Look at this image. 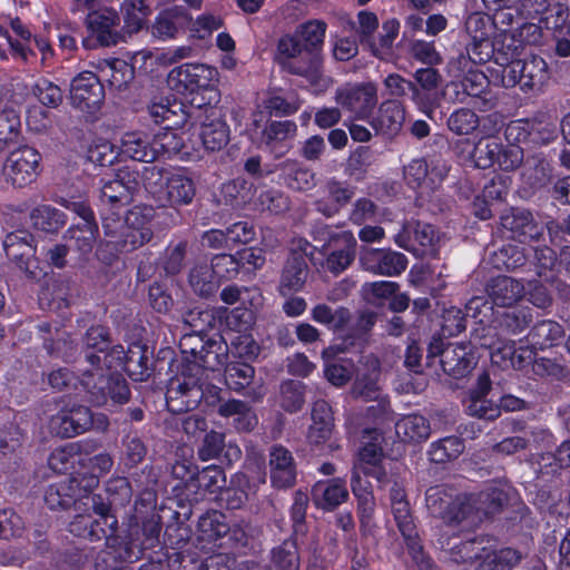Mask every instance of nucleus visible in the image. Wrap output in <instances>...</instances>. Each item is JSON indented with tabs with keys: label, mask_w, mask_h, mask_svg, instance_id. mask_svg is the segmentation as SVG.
Masks as SVG:
<instances>
[{
	"label": "nucleus",
	"mask_w": 570,
	"mask_h": 570,
	"mask_svg": "<svg viewBox=\"0 0 570 570\" xmlns=\"http://www.w3.org/2000/svg\"><path fill=\"white\" fill-rule=\"evenodd\" d=\"M348 350V344H333L322 352L324 362V376L334 386L342 387L350 382L353 374L355 381L353 383L351 394L355 399L363 401L376 402V407H368L372 415L377 416L384 414L389 409V402L382 394L380 383L381 366L377 357L373 355L364 356L355 366L353 361L347 357H340L338 354Z\"/></svg>",
	"instance_id": "obj_1"
},
{
	"label": "nucleus",
	"mask_w": 570,
	"mask_h": 570,
	"mask_svg": "<svg viewBox=\"0 0 570 570\" xmlns=\"http://www.w3.org/2000/svg\"><path fill=\"white\" fill-rule=\"evenodd\" d=\"M425 500L430 513L444 522L469 520L468 523L473 525L499 511L508 500V492L501 483H492L476 494L454 498L452 491L435 487L426 491Z\"/></svg>",
	"instance_id": "obj_2"
},
{
	"label": "nucleus",
	"mask_w": 570,
	"mask_h": 570,
	"mask_svg": "<svg viewBox=\"0 0 570 570\" xmlns=\"http://www.w3.org/2000/svg\"><path fill=\"white\" fill-rule=\"evenodd\" d=\"M480 46H484L494 57V67L489 69L490 79L493 85L504 88L519 87L524 94L540 92L548 83L550 73L548 65L543 58L531 55L527 58H519V46H514L511 52L503 50H492L488 41L481 40Z\"/></svg>",
	"instance_id": "obj_3"
},
{
	"label": "nucleus",
	"mask_w": 570,
	"mask_h": 570,
	"mask_svg": "<svg viewBox=\"0 0 570 570\" xmlns=\"http://www.w3.org/2000/svg\"><path fill=\"white\" fill-rule=\"evenodd\" d=\"M86 358L96 373L104 368L99 366L104 360L106 368L125 370L135 381H142L147 375V358L140 345H134L127 352L124 346L115 345L109 348L108 333L102 326H95L88 330L85 338Z\"/></svg>",
	"instance_id": "obj_4"
},
{
	"label": "nucleus",
	"mask_w": 570,
	"mask_h": 570,
	"mask_svg": "<svg viewBox=\"0 0 570 570\" xmlns=\"http://www.w3.org/2000/svg\"><path fill=\"white\" fill-rule=\"evenodd\" d=\"M374 433L373 441L360 449L351 478L352 492L357 499L361 529L367 533H371L374 528L375 498L371 483L362 479V475L373 476L381 484H384L386 478L384 468L381 464L383 458L381 449L382 438L376 431Z\"/></svg>",
	"instance_id": "obj_5"
},
{
	"label": "nucleus",
	"mask_w": 570,
	"mask_h": 570,
	"mask_svg": "<svg viewBox=\"0 0 570 570\" xmlns=\"http://www.w3.org/2000/svg\"><path fill=\"white\" fill-rule=\"evenodd\" d=\"M276 59L288 72L304 77L315 92H322L331 86V79L322 72V55L313 50L305 51L296 33L278 40Z\"/></svg>",
	"instance_id": "obj_6"
},
{
	"label": "nucleus",
	"mask_w": 570,
	"mask_h": 570,
	"mask_svg": "<svg viewBox=\"0 0 570 570\" xmlns=\"http://www.w3.org/2000/svg\"><path fill=\"white\" fill-rule=\"evenodd\" d=\"M144 188L163 206L188 205L196 194L195 183L184 168L150 166L145 169Z\"/></svg>",
	"instance_id": "obj_7"
},
{
	"label": "nucleus",
	"mask_w": 570,
	"mask_h": 570,
	"mask_svg": "<svg viewBox=\"0 0 570 570\" xmlns=\"http://www.w3.org/2000/svg\"><path fill=\"white\" fill-rule=\"evenodd\" d=\"M206 375L185 376L184 382L174 383L168 390L167 405L174 412L189 411L195 409L200 400L208 405H215L220 400V389L208 383Z\"/></svg>",
	"instance_id": "obj_8"
},
{
	"label": "nucleus",
	"mask_w": 570,
	"mask_h": 570,
	"mask_svg": "<svg viewBox=\"0 0 570 570\" xmlns=\"http://www.w3.org/2000/svg\"><path fill=\"white\" fill-rule=\"evenodd\" d=\"M237 272L238 263L232 255H217L210 264L203 261L193 266L189 272V284L196 294L209 296L223 279L232 278Z\"/></svg>",
	"instance_id": "obj_9"
},
{
	"label": "nucleus",
	"mask_w": 570,
	"mask_h": 570,
	"mask_svg": "<svg viewBox=\"0 0 570 570\" xmlns=\"http://www.w3.org/2000/svg\"><path fill=\"white\" fill-rule=\"evenodd\" d=\"M167 81L177 92L208 91L214 95L209 100L217 99L219 72L215 67L205 63H183L171 69Z\"/></svg>",
	"instance_id": "obj_10"
},
{
	"label": "nucleus",
	"mask_w": 570,
	"mask_h": 570,
	"mask_svg": "<svg viewBox=\"0 0 570 570\" xmlns=\"http://www.w3.org/2000/svg\"><path fill=\"white\" fill-rule=\"evenodd\" d=\"M110 372L107 376L102 371L86 373L81 380V386L90 395L89 402L96 406L107 403L110 397L115 403L122 404L129 399V389L126 380L120 375L125 370L106 368Z\"/></svg>",
	"instance_id": "obj_11"
},
{
	"label": "nucleus",
	"mask_w": 570,
	"mask_h": 570,
	"mask_svg": "<svg viewBox=\"0 0 570 570\" xmlns=\"http://www.w3.org/2000/svg\"><path fill=\"white\" fill-rule=\"evenodd\" d=\"M154 214V209L146 206H135L129 209L124 224L120 225L119 239L111 243L121 250L129 252L149 242L153 236Z\"/></svg>",
	"instance_id": "obj_12"
},
{
	"label": "nucleus",
	"mask_w": 570,
	"mask_h": 570,
	"mask_svg": "<svg viewBox=\"0 0 570 570\" xmlns=\"http://www.w3.org/2000/svg\"><path fill=\"white\" fill-rule=\"evenodd\" d=\"M41 155L32 147L23 146L12 150L7 157L2 174L7 183L24 187L36 180L40 173Z\"/></svg>",
	"instance_id": "obj_13"
},
{
	"label": "nucleus",
	"mask_w": 570,
	"mask_h": 570,
	"mask_svg": "<svg viewBox=\"0 0 570 570\" xmlns=\"http://www.w3.org/2000/svg\"><path fill=\"white\" fill-rule=\"evenodd\" d=\"M105 99V91L99 75L91 71H82L77 75L70 85L71 105L95 118Z\"/></svg>",
	"instance_id": "obj_14"
},
{
	"label": "nucleus",
	"mask_w": 570,
	"mask_h": 570,
	"mask_svg": "<svg viewBox=\"0 0 570 570\" xmlns=\"http://www.w3.org/2000/svg\"><path fill=\"white\" fill-rule=\"evenodd\" d=\"M390 500L394 520L405 541L410 554L416 561L422 560V546L416 533L410 505L405 498L403 487L397 482H394L393 487L391 488Z\"/></svg>",
	"instance_id": "obj_15"
},
{
	"label": "nucleus",
	"mask_w": 570,
	"mask_h": 570,
	"mask_svg": "<svg viewBox=\"0 0 570 570\" xmlns=\"http://www.w3.org/2000/svg\"><path fill=\"white\" fill-rule=\"evenodd\" d=\"M336 102L360 119L367 118L377 102L375 85H346L336 91Z\"/></svg>",
	"instance_id": "obj_16"
},
{
	"label": "nucleus",
	"mask_w": 570,
	"mask_h": 570,
	"mask_svg": "<svg viewBox=\"0 0 570 570\" xmlns=\"http://www.w3.org/2000/svg\"><path fill=\"white\" fill-rule=\"evenodd\" d=\"M108 507L101 504L95 509L97 514H78L69 524V530L77 537L89 539L90 541H99L114 534L117 520L108 513Z\"/></svg>",
	"instance_id": "obj_17"
},
{
	"label": "nucleus",
	"mask_w": 570,
	"mask_h": 570,
	"mask_svg": "<svg viewBox=\"0 0 570 570\" xmlns=\"http://www.w3.org/2000/svg\"><path fill=\"white\" fill-rule=\"evenodd\" d=\"M7 257L14 262L31 277H38V261L35 258L36 248L33 237L26 230H16L7 234L3 240Z\"/></svg>",
	"instance_id": "obj_18"
},
{
	"label": "nucleus",
	"mask_w": 570,
	"mask_h": 570,
	"mask_svg": "<svg viewBox=\"0 0 570 570\" xmlns=\"http://www.w3.org/2000/svg\"><path fill=\"white\" fill-rule=\"evenodd\" d=\"M198 118L200 119L199 137L204 149L212 153L222 150L229 141L230 131L220 110L209 106L203 111L199 110Z\"/></svg>",
	"instance_id": "obj_19"
},
{
	"label": "nucleus",
	"mask_w": 570,
	"mask_h": 570,
	"mask_svg": "<svg viewBox=\"0 0 570 570\" xmlns=\"http://www.w3.org/2000/svg\"><path fill=\"white\" fill-rule=\"evenodd\" d=\"M94 424L91 411L83 405H68L62 407L50 420V429L62 438H72L88 431Z\"/></svg>",
	"instance_id": "obj_20"
},
{
	"label": "nucleus",
	"mask_w": 570,
	"mask_h": 570,
	"mask_svg": "<svg viewBox=\"0 0 570 570\" xmlns=\"http://www.w3.org/2000/svg\"><path fill=\"white\" fill-rule=\"evenodd\" d=\"M187 121L174 120L157 134L153 135V149L156 151V159L159 157L170 158L178 155L181 159H193V150L185 141V132L178 131Z\"/></svg>",
	"instance_id": "obj_21"
},
{
	"label": "nucleus",
	"mask_w": 570,
	"mask_h": 570,
	"mask_svg": "<svg viewBox=\"0 0 570 570\" xmlns=\"http://www.w3.org/2000/svg\"><path fill=\"white\" fill-rule=\"evenodd\" d=\"M360 262L365 271L383 276H397L407 266V258L404 254L384 248L364 249Z\"/></svg>",
	"instance_id": "obj_22"
},
{
	"label": "nucleus",
	"mask_w": 570,
	"mask_h": 570,
	"mask_svg": "<svg viewBox=\"0 0 570 570\" xmlns=\"http://www.w3.org/2000/svg\"><path fill=\"white\" fill-rule=\"evenodd\" d=\"M448 167L444 163L438 161L431 168L424 159H413L404 167V178L412 188H419L421 194L429 195L444 179Z\"/></svg>",
	"instance_id": "obj_23"
},
{
	"label": "nucleus",
	"mask_w": 570,
	"mask_h": 570,
	"mask_svg": "<svg viewBox=\"0 0 570 570\" xmlns=\"http://www.w3.org/2000/svg\"><path fill=\"white\" fill-rule=\"evenodd\" d=\"M119 23L120 18L117 11L109 7L90 11L86 19L90 35L105 47L114 46L119 41Z\"/></svg>",
	"instance_id": "obj_24"
},
{
	"label": "nucleus",
	"mask_w": 570,
	"mask_h": 570,
	"mask_svg": "<svg viewBox=\"0 0 570 570\" xmlns=\"http://www.w3.org/2000/svg\"><path fill=\"white\" fill-rule=\"evenodd\" d=\"M228 357V346L224 338L215 334L207 338V345L203 353L197 357V363L188 366V372L185 376H198L219 372L226 364Z\"/></svg>",
	"instance_id": "obj_25"
},
{
	"label": "nucleus",
	"mask_w": 570,
	"mask_h": 570,
	"mask_svg": "<svg viewBox=\"0 0 570 570\" xmlns=\"http://www.w3.org/2000/svg\"><path fill=\"white\" fill-rule=\"evenodd\" d=\"M62 205L78 214L81 222L68 229L67 234L80 253L91 250L98 230L91 209L83 202L63 200Z\"/></svg>",
	"instance_id": "obj_26"
},
{
	"label": "nucleus",
	"mask_w": 570,
	"mask_h": 570,
	"mask_svg": "<svg viewBox=\"0 0 570 570\" xmlns=\"http://www.w3.org/2000/svg\"><path fill=\"white\" fill-rule=\"evenodd\" d=\"M466 316L473 318L479 327L473 331V341L481 347L493 346L495 327L492 326L494 318L493 306L484 297H473L465 305Z\"/></svg>",
	"instance_id": "obj_27"
},
{
	"label": "nucleus",
	"mask_w": 570,
	"mask_h": 570,
	"mask_svg": "<svg viewBox=\"0 0 570 570\" xmlns=\"http://www.w3.org/2000/svg\"><path fill=\"white\" fill-rule=\"evenodd\" d=\"M491 390V380L488 373L479 375L476 386L473 387L466 400L465 409L469 415L483 420H495L500 415L498 404L487 399Z\"/></svg>",
	"instance_id": "obj_28"
},
{
	"label": "nucleus",
	"mask_w": 570,
	"mask_h": 570,
	"mask_svg": "<svg viewBox=\"0 0 570 570\" xmlns=\"http://www.w3.org/2000/svg\"><path fill=\"white\" fill-rule=\"evenodd\" d=\"M269 474L274 488L286 489L296 481V463L286 448L275 445L269 451Z\"/></svg>",
	"instance_id": "obj_29"
},
{
	"label": "nucleus",
	"mask_w": 570,
	"mask_h": 570,
	"mask_svg": "<svg viewBox=\"0 0 570 570\" xmlns=\"http://www.w3.org/2000/svg\"><path fill=\"white\" fill-rule=\"evenodd\" d=\"M440 363L445 373L462 377L475 366L476 356L471 350V343H460L446 346Z\"/></svg>",
	"instance_id": "obj_30"
},
{
	"label": "nucleus",
	"mask_w": 570,
	"mask_h": 570,
	"mask_svg": "<svg viewBox=\"0 0 570 570\" xmlns=\"http://www.w3.org/2000/svg\"><path fill=\"white\" fill-rule=\"evenodd\" d=\"M313 502L317 508L332 511L348 498V490L344 480L334 478L318 481L312 489Z\"/></svg>",
	"instance_id": "obj_31"
},
{
	"label": "nucleus",
	"mask_w": 570,
	"mask_h": 570,
	"mask_svg": "<svg viewBox=\"0 0 570 570\" xmlns=\"http://www.w3.org/2000/svg\"><path fill=\"white\" fill-rule=\"evenodd\" d=\"M153 145L154 139L148 134L140 130L128 131L120 138L119 153L136 161L153 163L156 160Z\"/></svg>",
	"instance_id": "obj_32"
},
{
	"label": "nucleus",
	"mask_w": 570,
	"mask_h": 570,
	"mask_svg": "<svg viewBox=\"0 0 570 570\" xmlns=\"http://www.w3.org/2000/svg\"><path fill=\"white\" fill-rule=\"evenodd\" d=\"M307 264L302 255L291 256L281 273L277 291L287 297L303 289L307 278Z\"/></svg>",
	"instance_id": "obj_33"
},
{
	"label": "nucleus",
	"mask_w": 570,
	"mask_h": 570,
	"mask_svg": "<svg viewBox=\"0 0 570 570\" xmlns=\"http://www.w3.org/2000/svg\"><path fill=\"white\" fill-rule=\"evenodd\" d=\"M99 78L116 90L125 89L134 79V67L122 59H104L96 65Z\"/></svg>",
	"instance_id": "obj_34"
},
{
	"label": "nucleus",
	"mask_w": 570,
	"mask_h": 570,
	"mask_svg": "<svg viewBox=\"0 0 570 570\" xmlns=\"http://www.w3.org/2000/svg\"><path fill=\"white\" fill-rule=\"evenodd\" d=\"M405 121V111L397 100L382 102L377 115L372 120L373 128L383 135L395 136L399 134Z\"/></svg>",
	"instance_id": "obj_35"
},
{
	"label": "nucleus",
	"mask_w": 570,
	"mask_h": 570,
	"mask_svg": "<svg viewBox=\"0 0 570 570\" xmlns=\"http://www.w3.org/2000/svg\"><path fill=\"white\" fill-rule=\"evenodd\" d=\"M333 426L330 404L323 400L316 401L312 407V424L307 433L308 442L315 445L323 444L331 438Z\"/></svg>",
	"instance_id": "obj_36"
},
{
	"label": "nucleus",
	"mask_w": 570,
	"mask_h": 570,
	"mask_svg": "<svg viewBox=\"0 0 570 570\" xmlns=\"http://www.w3.org/2000/svg\"><path fill=\"white\" fill-rule=\"evenodd\" d=\"M501 225L510 230L523 243L527 239H535L540 235V227L533 223L531 213L523 209H512L501 216Z\"/></svg>",
	"instance_id": "obj_37"
},
{
	"label": "nucleus",
	"mask_w": 570,
	"mask_h": 570,
	"mask_svg": "<svg viewBox=\"0 0 570 570\" xmlns=\"http://www.w3.org/2000/svg\"><path fill=\"white\" fill-rule=\"evenodd\" d=\"M518 551L511 548L494 549L483 544L475 570H510L520 560Z\"/></svg>",
	"instance_id": "obj_38"
},
{
	"label": "nucleus",
	"mask_w": 570,
	"mask_h": 570,
	"mask_svg": "<svg viewBox=\"0 0 570 570\" xmlns=\"http://www.w3.org/2000/svg\"><path fill=\"white\" fill-rule=\"evenodd\" d=\"M489 295L498 306H511L524 295V285L509 276H498L489 285Z\"/></svg>",
	"instance_id": "obj_39"
},
{
	"label": "nucleus",
	"mask_w": 570,
	"mask_h": 570,
	"mask_svg": "<svg viewBox=\"0 0 570 570\" xmlns=\"http://www.w3.org/2000/svg\"><path fill=\"white\" fill-rule=\"evenodd\" d=\"M188 20L189 16L184 8L174 7L166 9L156 17L153 24V36L161 40L171 39Z\"/></svg>",
	"instance_id": "obj_40"
},
{
	"label": "nucleus",
	"mask_w": 570,
	"mask_h": 570,
	"mask_svg": "<svg viewBox=\"0 0 570 570\" xmlns=\"http://www.w3.org/2000/svg\"><path fill=\"white\" fill-rule=\"evenodd\" d=\"M353 187L332 180L327 184V197L316 202V208L327 217L334 216L354 196Z\"/></svg>",
	"instance_id": "obj_41"
},
{
	"label": "nucleus",
	"mask_w": 570,
	"mask_h": 570,
	"mask_svg": "<svg viewBox=\"0 0 570 570\" xmlns=\"http://www.w3.org/2000/svg\"><path fill=\"white\" fill-rule=\"evenodd\" d=\"M333 239L340 242L344 248L332 252L326 258V267L334 274L342 273L353 262L355 256L356 239L352 232L343 230Z\"/></svg>",
	"instance_id": "obj_42"
},
{
	"label": "nucleus",
	"mask_w": 570,
	"mask_h": 570,
	"mask_svg": "<svg viewBox=\"0 0 570 570\" xmlns=\"http://www.w3.org/2000/svg\"><path fill=\"white\" fill-rule=\"evenodd\" d=\"M541 124L527 119H517L511 121L505 128V138L511 145L527 141L531 138L534 142L547 144L553 136L554 131H550L546 137H539Z\"/></svg>",
	"instance_id": "obj_43"
},
{
	"label": "nucleus",
	"mask_w": 570,
	"mask_h": 570,
	"mask_svg": "<svg viewBox=\"0 0 570 570\" xmlns=\"http://www.w3.org/2000/svg\"><path fill=\"white\" fill-rule=\"evenodd\" d=\"M395 431L404 442H420L430 436V424L424 416L410 414L396 422Z\"/></svg>",
	"instance_id": "obj_44"
},
{
	"label": "nucleus",
	"mask_w": 570,
	"mask_h": 570,
	"mask_svg": "<svg viewBox=\"0 0 570 570\" xmlns=\"http://www.w3.org/2000/svg\"><path fill=\"white\" fill-rule=\"evenodd\" d=\"M564 331L562 326L554 321H542L538 323L529 333V342L533 348L543 350L557 345L562 341Z\"/></svg>",
	"instance_id": "obj_45"
},
{
	"label": "nucleus",
	"mask_w": 570,
	"mask_h": 570,
	"mask_svg": "<svg viewBox=\"0 0 570 570\" xmlns=\"http://www.w3.org/2000/svg\"><path fill=\"white\" fill-rule=\"evenodd\" d=\"M229 532L226 517L217 511L208 512L198 520V540L202 542H216Z\"/></svg>",
	"instance_id": "obj_46"
},
{
	"label": "nucleus",
	"mask_w": 570,
	"mask_h": 570,
	"mask_svg": "<svg viewBox=\"0 0 570 570\" xmlns=\"http://www.w3.org/2000/svg\"><path fill=\"white\" fill-rule=\"evenodd\" d=\"M195 330L183 334L179 341V348L185 355V367L183 375L185 376L188 372V366L197 363V357L204 352L207 345V335L204 333L202 327L193 325Z\"/></svg>",
	"instance_id": "obj_47"
},
{
	"label": "nucleus",
	"mask_w": 570,
	"mask_h": 570,
	"mask_svg": "<svg viewBox=\"0 0 570 570\" xmlns=\"http://www.w3.org/2000/svg\"><path fill=\"white\" fill-rule=\"evenodd\" d=\"M121 12L127 30L137 32L145 27L151 14V9L146 0H124Z\"/></svg>",
	"instance_id": "obj_48"
},
{
	"label": "nucleus",
	"mask_w": 570,
	"mask_h": 570,
	"mask_svg": "<svg viewBox=\"0 0 570 570\" xmlns=\"http://www.w3.org/2000/svg\"><path fill=\"white\" fill-rule=\"evenodd\" d=\"M76 480H63L50 484L45 493V502L49 509L68 508L76 502Z\"/></svg>",
	"instance_id": "obj_49"
},
{
	"label": "nucleus",
	"mask_w": 570,
	"mask_h": 570,
	"mask_svg": "<svg viewBox=\"0 0 570 570\" xmlns=\"http://www.w3.org/2000/svg\"><path fill=\"white\" fill-rule=\"evenodd\" d=\"M311 314L316 323L323 324L335 332L343 331L350 322V312L344 307L333 309L326 304H317L313 307Z\"/></svg>",
	"instance_id": "obj_50"
},
{
	"label": "nucleus",
	"mask_w": 570,
	"mask_h": 570,
	"mask_svg": "<svg viewBox=\"0 0 570 570\" xmlns=\"http://www.w3.org/2000/svg\"><path fill=\"white\" fill-rule=\"evenodd\" d=\"M11 30L13 35L19 39H14L12 35H9L8 30L2 29H0V36L6 38L13 55L19 57L24 62H29L30 58L33 56V50H31L29 47H26V42L30 41V32L22 26L20 20H14L11 22Z\"/></svg>",
	"instance_id": "obj_51"
},
{
	"label": "nucleus",
	"mask_w": 570,
	"mask_h": 570,
	"mask_svg": "<svg viewBox=\"0 0 570 570\" xmlns=\"http://www.w3.org/2000/svg\"><path fill=\"white\" fill-rule=\"evenodd\" d=\"M480 126V117L469 108H459L454 110L449 119V129L459 136H468L476 132Z\"/></svg>",
	"instance_id": "obj_52"
},
{
	"label": "nucleus",
	"mask_w": 570,
	"mask_h": 570,
	"mask_svg": "<svg viewBox=\"0 0 570 570\" xmlns=\"http://www.w3.org/2000/svg\"><path fill=\"white\" fill-rule=\"evenodd\" d=\"M297 539L286 540L272 551V567L275 570H299Z\"/></svg>",
	"instance_id": "obj_53"
},
{
	"label": "nucleus",
	"mask_w": 570,
	"mask_h": 570,
	"mask_svg": "<svg viewBox=\"0 0 570 570\" xmlns=\"http://www.w3.org/2000/svg\"><path fill=\"white\" fill-rule=\"evenodd\" d=\"M527 255L524 248L515 244H507L494 252L491 257L493 267L498 269H515L524 265Z\"/></svg>",
	"instance_id": "obj_54"
},
{
	"label": "nucleus",
	"mask_w": 570,
	"mask_h": 570,
	"mask_svg": "<svg viewBox=\"0 0 570 570\" xmlns=\"http://www.w3.org/2000/svg\"><path fill=\"white\" fill-rule=\"evenodd\" d=\"M326 24L322 21L313 20L302 24L296 36L303 43L305 51H316L321 55V47L324 42Z\"/></svg>",
	"instance_id": "obj_55"
},
{
	"label": "nucleus",
	"mask_w": 570,
	"mask_h": 570,
	"mask_svg": "<svg viewBox=\"0 0 570 570\" xmlns=\"http://www.w3.org/2000/svg\"><path fill=\"white\" fill-rule=\"evenodd\" d=\"M255 375L254 367L247 363H230L225 366V383L235 391L240 392L247 387Z\"/></svg>",
	"instance_id": "obj_56"
},
{
	"label": "nucleus",
	"mask_w": 570,
	"mask_h": 570,
	"mask_svg": "<svg viewBox=\"0 0 570 570\" xmlns=\"http://www.w3.org/2000/svg\"><path fill=\"white\" fill-rule=\"evenodd\" d=\"M20 128L21 121L18 111L12 108H0V151L7 145L18 140Z\"/></svg>",
	"instance_id": "obj_57"
},
{
	"label": "nucleus",
	"mask_w": 570,
	"mask_h": 570,
	"mask_svg": "<svg viewBox=\"0 0 570 570\" xmlns=\"http://www.w3.org/2000/svg\"><path fill=\"white\" fill-rule=\"evenodd\" d=\"M31 220L41 230L56 232L63 226L66 218L60 210L49 205H40L32 210Z\"/></svg>",
	"instance_id": "obj_58"
},
{
	"label": "nucleus",
	"mask_w": 570,
	"mask_h": 570,
	"mask_svg": "<svg viewBox=\"0 0 570 570\" xmlns=\"http://www.w3.org/2000/svg\"><path fill=\"white\" fill-rule=\"evenodd\" d=\"M119 155V147L106 137H95L88 148V158L99 166L111 165Z\"/></svg>",
	"instance_id": "obj_59"
},
{
	"label": "nucleus",
	"mask_w": 570,
	"mask_h": 570,
	"mask_svg": "<svg viewBox=\"0 0 570 570\" xmlns=\"http://www.w3.org/2000/svg\"><path fill=\"white\" fill-rule=\"evenodd\" d=\"M464 450L463 442L456 436H446L431 444L429 455L431 461L443 463L456 459Z\"/></svg>",
	"instance_id": "obj_60"
},
{
	"label": "nucleus",
	"mask_w": 570,
	"mask_h": 570,
	"mask_svg": "<svg viewBox=\"0 0 570 570\" xmlns=\"http://www.w3.org/2000/svg\"><path fill=\"white\" fill-rule=\"evenodd\" d=\"M148 111L150 117L157 124L163 121L171 124L174 120L187 121L190 117V115L184 110L180 102L174 101L170 104L168 100H166V102L153 101L148 106Z\"/></svg>",
	"instance_id": "obj_61"
},
{
	"label": "nucleus",
	"mask_w": 570,
	"mask_h": 570,
	"mask_svg": "<svg viewBox=\"0 0 570 570\" xmlns=\"http://www.w3.org/2000/svg\"><path fill=\"white\" fill-rule=\"evenodd\" d=\"M568 17V9L566 7L553 4L539 21L544 29L553 31V36H567L570 33Z\"/></svg>",
	"instance_id": "obj_62"
},
{
	"label": "nucleus",
	"mask_w": 570,
	"mask_h": 570,
	"mask_svg": "<svg viewBox=\"0 0 570 570\" xmlns=\"http://www.w3.org/2000/svg\"><path fill=\"white\" fill-rule=\"evenodd\" d=\"M76 462H81V458L78 454V445L75 443L56 449L48 459L49 468L56 473L68 472Z\"/></svg>",
	"instance_id": "obj_63"
},
{
	"label": "nucleus",
	"mask_w": 570,
	"mask_h": 570,
	"mask_svg": "<svg viewBox=\"0 0 570 570\" xmlns=\"http://www.w3.org/2000/svg\"><path fill=\"white\" fill-rule=\"evenodd\" d=\"M501 145L495 141H479L474 145L471 159L475 167L487 169L497 164Z\"/></svg>",
	"instance_id": "obj_64"
}]
</instances>
